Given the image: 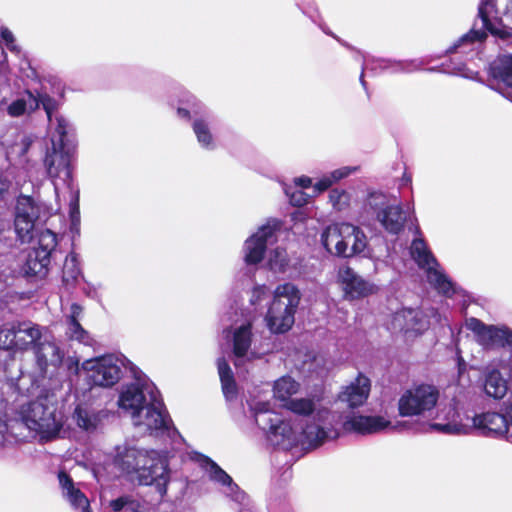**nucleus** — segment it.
<instances>
[{
  "instance_id": "1",
  "label": "nucleus",
  "mask_w": 512,
  "mask_h": 512,
  "mask_svg": "<svg viewBox=\"0 0 512 512\" xmlns=\"http://www.w3.org/2000/svg\"><path fill=\"white\" fill-rule=\"evenodd\" d=\"M256 425L267 434L272 445L288 450L297 445L318 447L339 437L337 419L340 414L318 407L313 398H293L283 408L303 417L292 422L274 411L267 401L249 403Z\"/></svg>"
},
{
  "instance_id": "2",
  "label": "nucleus",
  "mask_w": 512,
  "mask_h": 512,
  "mask_svg": "<svg viewBox=\"0 0 512 512\" xmlns=\"http://www.w3.org/2000/svg\"><path fill=\"white\" fill-rule=\"evenodd\" d=\"M117 405L144 433L166 436L173 442L183 440L173 426L160 392L144 375L135 373L134 381L121 387Z\"/></svg>"
},
{
  "instance_id": "3",
  "label": "nucleus",
  "mask_w": 512,
  "mask_h": 512,
  "mask_svg": "<svg viewBox=\"0 0 512 512\" xmlns=\"http://www.w3.org/2000/svg\"><path fill=\"white\" fill-rule=\"evenodd\" d=\"M17 419L42 443L61 438L64 433V414L53 396L47 393L22 404L17 411Z\"/></svg>"
},
{
  "instance_id": "4",
  "label": "nucleus",
  "mask_w": 512,
  "mask_h": 512,
  "mask_svg": "<svg viewBox=\"0 0 512 512\" xmlns=\"http://www.w3.org/2000/svg\"><path fill=\"white\" fill-rule=\"evenodd\" d=\"M478 17L481 20V28H473L459 38L449 48V53L465 55L473 53L486 38L487 31L512 43V28H508V25H512V0H508L504 10V19L507 24H503L498 16L497 0H480Z\"/></svg>"
},
{
  "instance_id": "5",
  "label": "nucleus",
  "mask_w": 512,
  "mask_h": 512,
  "mask_svg": "<svg viewBox=\"0 0 512 512\" xmlns=\"http://www.w3.org/2000/svg\"><path fill=\"white\" fill-rule=\"evenodd\" d=\"M300 298L299 290L291 283L276 287L265 316L267 327L272 333H284L291 329Z\"/></svg>"
},
{
  "instance_id": "6",
  "label": "nucleus",
  "mask_w": 512,
  "mask_h": 512,
  "mask_svg": "<svg viewBox=\"0 0 512 512\" xmlns=\"http://www.w3.org/2000/svg\"><path fill=\"white\" fill-rule=\"evenodd\" d=\"M365 215L375 217L385 231L393 235L403 231L408 221V215L401 204L391 202L387 195L380 192L368 195L360 216L362 224L366 223Z\"/></svg>"
},
{
  "instance_id": "7",
  "label": "nucleus",
  "mask_w": 512,
  "mask_h": 512,
  "mask_svg": "<svg viewBox=\"0 0 512 512\" xmlns=\"http://www.w3.org/2000/svg\"><path fill=\"white\" fill-rule=\"evenodd\" d=\"M416 237L410 246V254L417 265L425 270L428 282L439 292L447 297H451L455 292V286L444 274L439 263L429 250L426 242L421 237L418 225L414 226Z\"/></svg>"
},
{
  "instance_id": "8",
  "label": "nucleus",
  "mask_w": 512,
  "mask_h": 512,
  "mask_svg": "<svg viewBox=\"0 0 512 512\" xmlns=\"http://www.w3.org/2000/svg\"><path fill=\"white\" fill-rule=\"evenodd\" d=\"M75 148L61 147V144L47 146L43 166L48 178L54 185L56 197H59L61 186L72 185L73 158Z\"/></svg>"
},
{
  "instance_id": "9",
  "label": "nucleus",
  "mask_w": 512,
  "mask_h": 512,
  "mask_svg": "<svg viewBox=\"0 0 512 512\" xmlns=\"http://www.w3.org/2000/svg\"><path fill=\"white\" fill-rule=\"evenodd\" d=\"M439 390L430 384H420L403 392L398 400V412L402 417L431 415L439 401Z\"/></svg>"
},
{
  "instance_id": "10",
  "label": "nucleus",
  "mask_w": 512,
  "mask_h": 512,
  "mask_svg": "<svg viewBox=\"0 0 512 512\" xmlns=\"http://www.w3.org/2000/svg\"><path fill=\"white\" fill-rule=\"evenodd\" d=\"M124 359L113 355H103L85 360L82 369L91 386L110 388L119 382L123 375Z\"/></svg>"
},
{
  "instance_id": "11",
  "label": "nucleus",
  "mask_w": 512,
  "mask_h": 512,
  "mask_svg": "<svg viewBox=\"0 0 512 512\" xmlns=\"http://www.w3.org/2000/svg\"><path fill=\"white\" fill-rule=\"evenodd\" d=\"M466 328L473 333L475 342L485 351L507 348L509 355L502 354L512 361V329L507 325H488L475 317L467 318Z\"/></svg>"
},
{
  "instance_id": "12",
  "label": "nucleus",
  "mask_w": 512,
  "mask_h": 512,
  "mask_svg": "<svg viewBox=\"0 0 512 512\" xmlns=\"http://www.w3.org/2000/svg\"><path fill=\"white\" fill-rule=\"evenodd\" d=\"M435 422L430 424L434 431L449 435L467 434L470 430L469 417L462 412L460 401L453 397L449 402L437 403Z\"/></svg>"
},
{
  "instance_id": "13",
  "label": "nucleus",
  "mask_w": 512,
  "mask_h": 512,
  "mask_svg": "<svg viewBox=\"0 0 512 512\" xmlns=\"http://www.w3.org/2000/svg\"><path fill=\"white\" fill-rule=\"evenodd\" d=\"M473 426L488 437L512 441V398L504 403L501 412H486L472 419Z\"/></svg>"
},
{
  "instance_id": "14",
  "label": "nucleus",
  "mask_w": 512,
  "mask_h": 512,
  "mask_svg": "<svg viewBox=\"0 0 512 512\" xmlns=\"http://www.w3.org/2000/svg\"><path fill=\"white\" fill-rule=\"evenodd\" d=\"M485 393L502 399L508 391V378L512 377V361L506 356L491 359L483 368Z\"/></svg>"
},
{
  "instance_id": "15",
  "label": "nucleus",
  "mask_w": 512,
  "mask_h": 512,
  "mask_svg": "<svg viewBox=\"0 0 512 512\" xmlns=\"http://www.w3.org/2000/svg\"><path fill=\"white\" fill-rule=\"evenodd\" d=\"M171 472L167 455L163 452L150 450L149 462L140 470L137 480L141 485H153L161 497L167 493Z\"/></svg>"
},
{
  "instance_id": "16",
  "label": "nucleus",
  "mask_w": 512,
  "mask_h": 512,
  "mask_svg": "<svg viewBox=\"0 0 512 512\" xmlns=\"http://www.w3.org/2000/svg\"><path fill=\"white\" fill-rule=\"evenodd\" d=\"M42 205L33 197L20 195L16 200L14 226L21 242H28L33 237L35 222L39 218Z\"/></svg>"
},
{
  "instance_id": "17",
  "label": "nucleus",
  "mask_w": 512,
  "mask_h": 512,
  "mask_svg": "<svg viewBox=\"0 0 512 512\" xmlns=\"http://www.w3.org/2000/svg\"><path fill=\"white\" fill-rule=\"evenodd\" d=\"M280 224L278 220H269L245 241L243 253L247 264H258L263 260L267 245L276 241Z\"/></svg>"
},
{
  "instance_id": "18",
  "label": "nucleus",
  "mask_w": 512,
  "mask_h": 512,
  "mask_svg": "<svg viewBox=\"0 0 512 512\" xmlns=\"http://www.w3.org/2000/svg\"><path fill=\"white\" fill-rule=\"evenodd\" d=\"M41 143L37 138L23 135L6 152L7 160L32 176L38 166L37 153Z\"/></svg>"
},
{
  "instance_id": "19",
  "label": "nucleus",
  "mask_w": 512,
  "mask_h": 512,
  "mask_svg": "<svg viewBox=\"0 0 512 512\" xmlns=\"http://www.w3.org/2000/svg\"><path fill=\"white\" fill-rule=\"evenodd\" d=\"M337 281L346 300H358L377 293L374 283L362 278L349 266H341L337 273Z\"/></svg>"
},
{
  "instance_id": "20",
  "label": "nucleus",
  "mask_w": 512,
  "mask_h": 512,
  "mask_svg": "<svg viewBox=\"0 0 512 512\" xmlns=\"http://www.w3.org/2000/svg\"><path fill=\"white\" fill-rule=\"evenodd\" d=\"M339 434L343 432H353L361 435L374 434L382 432L391 426V422L383 416H367L352 414L337 419Z\"/></svg>"
},
{
  "instance_id": "21",
  "label": "nucleus",
  "mask_w": 512,
  "mask_h": 512,
  "mask_svg": "<svg viewBox=\"0 0 512 512\" xmlns=\"http://www.w3.org/2000/svg\"><path fill=\"white\" fill-rule=\"evenodd\" d=\"M430 316L436 318L438 314L434 309L427 314L418 309L403 308L393 315L391 325L394 330H400L406 334H421L429 328Z\"/></svg>"
},
{
  "instance_id": "22",
  "label": "nucleus",
  "mask_w": 512,
  "mask_h": 512,
  "mask_svg": "<svg viewBox=\"0 0 512 512\" xmlns=\"http://www.w3.org/2000/svg\"><path fill=\"white\" fill-rule=\"evenodd\" d=\"M110 412L106 409L97 410L86 404H78L73 413V423L83 432L93 434L103 427L104 420Z\"/></svg>"
},
{
  "instance_id": "23",
  "label": "nucleus",
  "mask_w": 512,
  "mask_h": 512,
  "mask_svg": "<svg viewBox=\"0 0 512 512\" xmlns=\"http://www.w3.org/2000/svg\"><path fill=\"white\" fill-rule=\"evenodd\" d=\"M353 231L354 225L350 223L332 224L321 234V242L329 253L347 257L348 249L343 238H351Z\"/></svg>"
},
{
  "instance_id": "24",
  "label": "nucleus",
  "mask_w": 512,
  "mask_h": 512,
  "mask_svg": "<svg viewBox=\"0 0 512 512\" xmlns=\"http://www.w3.org/2000/svg\"><path fill=\"white\" fill-rule=\"evenodd\" d=\"M252 324L246 322L233 330H225V337L232 338L233 353L235 356V366L238 367L244 359L251 360L255 357L253 352L249 351L252 341Z\"/></svg>"
},
{
  "instance_id": "25",
  "label": "nucleus",
  "mask_w": 512,
  "mask_h": 512,
  "mask_svg": "<svg viewBox=\"0 0 512 512\" xmlns=\"http://www.w3.org/2000/svg\"><path fill=\"white\" fill-rule=\"evenodd\" d=\"M150 450L138 447L118 448L116 462L127 474L139 475L140 470L149 462Z\"/></svg>"
},
{
  "instance_id": "26",
  "label": "nucleus",
  "mask_w": 512,
  "mask_h": 512,
  "mask_svg": "<svg viewBox=\"0 0 512 512\" xmlns=\"http://www.w3.org/2000/svg\"><path fill=\"white\" fill-rule=\"evenodd\" d=\"M14 327V352L34 350L43 338L41 327L30 321L14 322Z\"/></svg>"
},
{
  "instance_id": "27",
  "label": "nucleus",
  "mask_w": 512,
  "mask_h": 512,
  "mask_svg": "<svg viewBox=\"0 0 512 512\" xmlns=\"http://www.w3.org/2000/svg\"><path fill=\"white\" fill-rule=\"evenodd\" d=\"M63 353L55 342L46 338H42L38 345L34 347L36 364L43 373L47 371L49 366L60 367L63 362Z\"/></svg>"
},
{
  "instance_id": "28",
  "label": "nucleus",
  "mask_w": 512,
  "mask_h": 512,
  "mask_svg": "<svg viewBox=\"0 0 512 512\" xmlns=\"http://www.w3.org/2000/svg\"><path fill=\"white\" fill-rule=\"evenodd\" d=\"M206 469L210 479L222 485V492L227 497L238 504L244 503L246 494L240 490L238 485L233 482L232 478L224 470L211 460H207Z\"/></svg>"
},
{
  "instance_id": "29",
  "label": "nucleus",
  "mask_w": 512,
  "mask_h": 512,
  "mask_svg": "<svg viewBox=\"0 0 512 512\" xmlns=\"http://www.w3.org/2000/svg\"><path fill=\"white\" fill-rule=\"evenodd\" d=\"M370 387V380L363 375H359L340 392L339 400L351 408L359 407L366 402Z\"/></svg>"
},
{
  "instance_id": "30",
  "label": "nucleus",
  "mask_w": 512,
  "mask_h": 512,
  "mask_svg": "<svg viewBox=\"0 0 512 512\" xmlns=\"http://www.w3.org/2000/svg\"><path fill=\"white\" fill-rule=\"evenodd\" d=\"M491 73L499 81L497 90L512 101V55L498 57L491 64Z\"/></svg>"
},
{
  "instance_id": "31",
  "label": "nucleus",
  "mask_w": 512,
  "mask_h": 512,
  "mask_svg": "<svg viewBox=\"0 0 512 512\" xmlns=\"http://www.w3.org/2000/svg\"><path fill=\"white\" fill-rule=\"evenodd\" d=\"M58 480L64 498L73 508L80 509L82 512H91L88 498L75 486L73 480L65 471L58 473Z\"/></svg>"
},
{
  "instance_id": "32",
  "label": "nucleus",
  "mask_w": 512,
  "mask_h": 512,
  "mask_svg": "<svg viewBox=\"0 0 512 512\" xmlns=\"http://www.w3.org/2000/svg\"><path fill=\"white\" fill-rule=\"evenodd\" d=\"M53 122H49L50 145L61 144V147H73V128L68 120L61 114H56Z\"/></svg>"
},
{
  "instance_id": "33",
  "label": "nucleus",
  "mask_w": 512,
  "mask_h": 512,
  "mask_svg": "<svg viewBox=\"0 0 512 512\" xmlns=\"http://www.w3.org/2000/svg\"><path fill=\"white\" fill-rule=\"evenodd\" d=\"M83 312V308L73 303L70 307L69 315H67V328L66 335L71 340H77L78 342L84 345H91L92 339L89 336L88 332L81 326L79 323V318L81 317Z\"/></svg>"
},
{
  "instance_id": "34",
  "label": "nucleus",
  "mask_w": 512,
  "mask_h": 512,
  "mask_svg": "<svg viewBox=\"0 0 512 512\" xmlns=\"http://www.w3.org/2000/svg\"><path fill=\"white\" fill-rule=\"evenodd\" d=\"M50 257L33 248L27 254L22 271L26 276L44 277L48 272Z\"/></svg>"
},
{
  "instance_id": "35",
  "label": "nucleus",
  "mask_w": 512,
  "mask_h": 512,
  "mask_svg": "<svg viewBox=\"0 0 512 512\" xmlns=\"http://www.w3.org/2000/svg\"><path fill=\"white\" fill-rule=\"evenodd\" d=\"M300 387V383L291 376H282L274 382L273 397L284 407L293 399L292 396L299 392Z\"/></svg>"
},
{
  "instance_id": "36",
  "label": "nucleus",
  "mask_w": 512,
  "mask_h": 512,
  "mask_svg": "<svg viewBox=\"0 0 512 512\" xmlns=\"http://www.w3.org/2000/svg\"><path fill=\"white\" fill-rule=\"evenodd\" d=\"M192 128L201 147L207 150L215 148V141L210 131L209 116L206 113L194 119Z\"/></svg>"
},
{
  "instance_id": "37",
  "label": "nucleus",
  "mask_w": 512,
  "mask_h": 512,
  "mask_svg": "<svg viewBox=\"0 0 512 512\" xmlns=\"http://www.w3.org/2000/svg\"><path fill=\"white\" fill-rule=\"evenodd\" d=\"M36 109H38V102L35 94L27 90L8 105L7 113L12 117H19Z\"/></svg>"
},
{
  "instance_id": "38",
  "label": "nucleus",
  "mask_w": 512,
  "mask_h": 512,
  "mask_svg": "<svg viewBox=\"0 0 512 512\" xmlns=\"http://www.w3.org/2000/svg\"><path fill=\"white\" fill-rule=\"evenodd\" d=\"M217 368L225 398L234 399L237 395V386L230 366L224 358H220L217 361Z\"/></svg>"
},
{
  "instance_id": "39",
  "label": "nucleus",
  "mask_w": 512,
  "mask_h": 512,
  "mask_svg": "<svg viewBox=\"0 0 512 512\" xmlns=\"http://www.w3.org/2000/svg\"><path fill=\"white\" fill-rule=\"evenodd\" d=\"M357 167L344 166L325 174L314 185L313 189L316 193L324 192L329 189L334 183L340 181L357 171Z\"/></svg>"
},
{
  "instance_id": "40",
  "label": "nucleus",
  "mask_w": 512,
  "mask_h": 512,
  "mask_svg": "<svg viewBox=\"0 0 512 512\" xmlns=\"http://www.w3.org/2000/svg\"><path fill=\"white\" fill-rule=\"evenodd\" d=\"M372 70L377 68L381 70L390 69L392 72H413L420 69L421 64L417 60L410 61H391L385 59H379L372 62Z\"/></svg>"
},
{
  "instance_id": "41",
  "label": "nucleus",
  "mask_w": 512,
  "mask_h": 512,
  "mask_svg": "<svg viewBox=\"0 0 512 512\" xmlns=\"http://www.w3.org/2000/svg\"><path fill=\"white\" fill-rule=\"evenodd\" d=\"M81 274L79 259L77 254L70 253L66 256L63 266V282L67 286H73Z\"/></svg>"
},
{
  "instance_id": "42",
  "label": "nucleus",
  "mask_w": 512,
  "mask_h": 512,
  "mask_svg": "<svg viewBox=\"0 0 512 512\" xmlns=\"http://www.w3.org/2000/svg\"><path fill=\"white\" fill-rule=\"evenodd\" d=\"M343 242L346 244L348 249L347 257L363 253L367 247V237L357 226H354L351 238H343Z\"/></svg>"
},
{
  "instance_id": "43",
  "label": "nucleus",
  "mask_w": 512,
  "mask_h": 512,
  "mask_svg": "<svg viewBox=\"0 0 512 512\" xmlns=\"http://www.w3.org/2000/svg\"><path fill=\"white\" fill-rule=\"evenodd\" d=\"M56 246L57 235L53 231L46 229L40 232L38 236V246L35 247L36 250L44 252L51 257V253L55 250Z\"/></svg>"
},
{
  "instance_id": "44",
  "label": "nucleus",
  "mask_w": 512,
  "mask_h": 512,
  "mask_svg": "<svg viewBox=\"0 0 512 512\" xmlns=\"http://www.w3.org/2000/svg\"><path fill=\"white\" fill-rule=\"evenodd\" d=\"M350 200V194L345 190L336 188L329 192V202L337 211L346 210L350 205Z\"/></svg>"
},
{
  "instance_id": "45",
  "label": "nucleus",
  "mask_w": 512,
  "mask_h": 512,
  "mask_svg": "<svg viewBox=\"0 0 512 512\" xmlns=\"http://www.w3.org/2000/svg\"><path fill=\"white\" fill-rule=\"evenodd\" d=\"M35 98L38 102V107L42 105L43 109L45 110L48 122H53L55 115L59 114L57 112L58 102L50 97L47 93H37Z\"/></svg>"
},
{
  "instance_id": "46",
  "label": "nucleus",
  "mask_w": 512,
  "mask_h": 512,
  "mask_svg": "<svg viewBox=\"0 0 512 512\" xmlns=\"http://www.w3.org/2000/svg\"><path fill=\"white\" fill-rule=\"evenodd\" d=\"M14 322L0 326V349L14 352Z\"/></svg>"
},
{
  "instance_id": "47",
  "label": "nucleus",
  "mask_w": 512,
  "mask_h": 512,
  "mask_svg": "<svg viewBox=\"0 0 512 512\" xmlns=\"http://www.w3.org/2000/svg\"><path fill=\"white\" fill-rule=\"evenodd\" d=\"M268 264L275 272H283L288 264V257L285 249L276 248L271 251Z\"/></svg>"
},
{
  "instance_id": "48",
  "label": "nucleus",
  "mask_w": 512,
  "mask_h": 512,
  "mask_svg": "<svg viewBox=\"0 0 512 512\" xmlns=\"http://www.w3.org/2000/svg\"><path fill=\"white\" fill-rule=\"evenodd\" d=\"M69 190L70 194V203H69V214L72 224H76L80 220V210H79V191L74 190L73 186L66 187Z\"/></svg>"
},
{
  "instance_id": "49",
  "label": "nucleus",
  "mask_w": 512,
  "mask_h": 512,
  "mask_svg": "<svg viewBox=\"0 0 512 512\" xmlns=\"http://www.w3.org/2000/svg\"><path fill=\"white\" fill-rule=\"evenodd\" d=\"M138 506L137 502L130 500L128 497H120L112 500L110 503V507L114 512H133Z\"/></svg>"
},
{
  "instance_id": "50",
  "label": "nucleus",
  "mask_w": 512,
  "mask_h": 512,
  "mask_svg": "<svg viewBox=\"0 0 512 512\" xmlns=\"http://www.w3.org/2000/svg\"><path fill=\"white\" fill-rule=\"evenodd\" d=\"M269 296V288L265 285L255 286L251 292L250 303L253 306L259 305Z\"/></svg>"
},
{
  "instance_id": "51",
  "label": "nucleus",
  "mask_w": 512,
  "mask_h": 512,
  "mask_svg": "<svg viewBox=\"0 0 512 512\" xmlns=\"http://www.w3.org/2000/svg\"><path fill=\"white\" fill-rule=\"evenodd\" d=\"M188 103H191V110L182 107L178 108L177 114L179 117L189 118L191 113L199 116L205 114L203 106L200 103L196 102L194 98H192V101L188 100Z\"/></svg>"
},
{
  "instance_id": "52",
  "label": "nucleus",
  "mask_w": 512,
  "mask_h": 512,
  "mask_svg": "<svg viewBox=\"0 0 512 512\" xmlns=\"http://www.w3.org/2000/svg\"><path fill=\"white\" fill-rule=\"evenodd\" d=\"M16 440L15 435L9 431L8 424L0 419V447L12 444Z\"/></svg>"
},
{
  "instance_id": "53",
  "label": "nucleus",
  "mask_w": 512,
  "mask_h": 512,
  "mask_svg": "<svg viewBox=\"0 0 512 512\" xmlns=\"http://www.w3.org/2000/svg\"><path fill=\"white\" fill-rule=\"evenodd\" d=\"M285 192L290 199V203L294 206L300 207L308 202V195L301 190L290 192L289 189H286Z\"/></svg>"
},
{
  "instance_id": "54",
  "label": "nucleus",
  "mask_w": 512,
  "mask_h": 512,
  "mask_svg": "<svg viewBox=\"0 0 512 512\" xmlns=\"http://www.w3.org/2000/svg\"><path fill=\"white\" fill-rule=\"evenodd\" d=\"M69 375H77L79 372V360L76 357H67L63 356V362L60 364Z\"/></svg>"
},
{
  "instance_id": "55",
  "label": "nucleus",
  "mask_w": 512,
  "mask_h": 512,
  "mask_svg": "<svg viewBox=\"0 0 512 512\" xmlns=\"http://www.w3.org/2000/svg\"><path fill=\"white\" fill-rule=\"evenodd\" d=\"M11 185L9 177L4 172H0V204L5 202Z\"/></svg>"
},
{
  "instance_id": "56",
  "label": "nucleus",
  "mask_w": 512,
  "mask_h": 512,
  "mask_svg": "<svg viewBox=\"0 0 512 512\" xmlns=\"http://www.w3.org/2000/svg\"><path fill=\"white\" fill-rule=\"evenodd\" d=\"M1 39L6 44V47L11 51H17V47L15 45V40L12 32L7 28H2L1 30Z\"/></svg>"
},
{
  "instance_id": "57",
  "label": "nucleus",
  "mask_w": 512,
  "mask_h": 512,
  "mask_svg": "<svg viewBox=\"0 0 512 512\" xmlns=\"http://www.w3.org/2000/svg\"><path fill=\"white\" fill-rule=\"evenodd\" d=\"M296 186L301 188H309L312 186V179L307 176H301L294 179Z\"/></svg>"
},
{
  "instance_id": "58",
  "label": "nucleus",
  "mask_w": 512,
  "mask_h": 512,
  "mask_svg": "<svg viewBox=\"0 0 512 512\" xmlns=\"http://www.w3.org/2000/svg\"><path fill=\"white\" fill-rule=\"evenodd\" d=\"M464 69H465V63L464 62H460V63H458L457 65H455L453 67H447L446 71L448 73L461 74V75L466 76V74L464 73Z\"/></svg>"
},
{
  "instance_id": "59",
  "label": "nucleus",
  "mask_w": 512,
  "mask_h": 512,
  "mask_svg": "<svg viewBox=\"0 0 512 512\" xmlns=\"http://www.w3.org/2000/svg\"><path fill=\"white\" fill-rule=\"evenodd\" d=\"M83 291L88 297L91 298H96L98 295L97 288L90 283H86V285L83 287Z\"/></svg>"
},
{
  "instance_id": "60",
  "label": "nucleus",
  "mask_w": 512,
  "mask_h": 512,
  "mask_svg": "<svg viewBox=\"0 0 512 512\" xmlns=\"http://www.w3.org/2000/svg\"><path fill=\"white\" fill-rule=\"evenodd\" d=\"M360 81H361L362 86L365 88L366 87V82L364 81V73L363 72L361 73Z\"/></svg>"
},
{
  "instance_id": "61",
  "label": "nucleus",
  "mask_w": 512,
  "mask_h": 512,
  "mask_svg": "<svg viewBox=\"0 0 512 512\" xmlns=\"http://www.w3.org/2000/svg\"><path fill=\"white\" fill-rule=\"evenodd\" d=\"M369 65L370 64H369L368 60L364 59V66H365V68H369Z\"/></svg>"
}]
</instances>
